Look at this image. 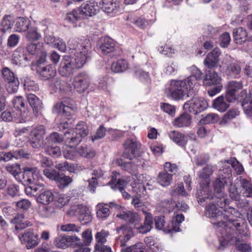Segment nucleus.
Here are the masks:
<instances>
[{
  "mask_svg": "<svg viewBox=\"0 0 252 252\" xmlns=\"http://www.w3.org/2000/svg\"><path fill=\"white\" fill-rule=\"evenodd\" d=\"M67 215L70 217L77 216L83 224L91 222L92 219L89 208L82 204L72 205L67 212Z\"/></svg>",
  "mask_w": 252,
  "mask_h": 252,
  "instance_id": "5",
  "label": "nucleus"
},
{
  "mask_svg": "<svg viewBox=\"0 0 252 252\" xmlns=\"http://www.w3.org/2000/svg\"><path fill=\"white\" fill-rule=\"evenodd\" d=\"M115 44L112 39L109 37H104L100 39L99 51L103 55H107L114 50Z\"/></svg>",
  "mask_w": 252,
  "mask_h": 252,
  "instance_id": "32",
  "label": "nucleus"
},
{
  "mask_svg": "<svg viewBox=\"0 0 252 252\" xmlns=\"http://www.w3.org/2000/svg\"><path fill=\"white\" fill-rule=\"evenodd\" d=\"M116 216L130 224H133L134 228L141 220V217L138 213L130 211H123L117 214Z\"/></svg>",
  "mask_w": 252,
  "mask_h": 252,
  "instance_id": "24",
  "label": "nucleus"
},
{
  "mask_svg": "<svg viewBox=\"0 0 252 252\" xmlns=\"http://www.w3.org/2000/svg\"><path fill=\"white\" fill-rule=\"evenodd\" d=\"M221 78L218 73L214 70L208 71L203 80V84L206 86L222 85Z\"/></svg>",
  "mask_w": 252,
  "mask_h": 252,
  "instance_id": "31",
  "label": "nucleus"
},
{
  "mask_svg": "<svg viewBox=\"0 0 252 252\" xmlns=\"http://www.w3.org/2000/svg\"><path fill=\"white\" fill-rule=\"evenodd\" d=\"M70 236L61 235L55 238L53 244L59 249H64L70 245Z\"/></svg>",
  "mask_w": 252,
  "mask_h": 252,
  "instance_id": "48",
  "label": "nucleus"
},
{
  "mask_svg": "<svg viewBox=\"0 0 252 252\" xmlns=\"http://www.w3.org/2000/svg\"><path fill=\"white\" fill-rule=\"evenodd\" d=\"M46 130L43 126L40 125L33 127L30 133V143L32 147L38 148L43 145L44 136Z\"/></svg>",
  "mask_w": 252,
  "mask_h": 252,
  "instance_id": "9",
  "label": "nucleus"
},
{
  "mask_svg": "<svg viewBox=\"0 0 252 252\" xmlns=\"http://www.w3.org/2000/svg\"><path fill=\"white\" fill-rule=\"evenodd\" d=\"M109 184L111 186V188L113 189L119 190L124 197L126 199L130 198V195L124 189V187L126 185V183L124 180L119 179L117 180L116 177L113 176Z\"/></svg>",
  "mask_w": 252,
  "mask_h": 252,
  "instance_id": "30",
  "label": "nucleus"
},
{
  "mask_svg": "<svg viewBox=\"0 0 252 252\" xmlns=\"http://www.w3.org/2000/svg\"><path fill=\"white\" fill-rule=\"evenodd\" d=\"M109 235V232L105 229H102L100 231L96 232L95 235L96 243L94 246V250H100L105 247H108L104 244L107 242V238Z\"/></svg>",
  "mask_w": 252,
  "mask_h": 252,
  "instance_id": "29",
  "label": "nucleus"
},
{
  "mask_svg": "<svg viewBox=\"0 0 252 252\" xmlns=\"http://www.w3.org/2000/svg\"><path fill=\"white\" fill-rule=\"evenodd\" d=\"M235 214H237L238 213L233 208L225 209L224 213H222L213 203L206 207L205 212L206 216L211 219L213 224L224 228L225 231H227L230 226H234V228L240 226V223L235 219L236 217Z\"/></svg>",
  "mask_w": 252,
  "mask_h": 252,
  "instance_id": "3",
  "label": "nucleus"
},
{
  "mask_svg": "<svg viewBox=\"0 0 252 252\" xmlns=\"http://www.w3.org/2000/svg\"><path fill=\"white\" fill-rule=\"evenodd\" d=\"M120 236L116 240V247H123L133 236V232L130 227L123 225L117 229Z\"/></svg>",
  "mask_w": 252,
  "mask_h": 252,
  "instance_id": "14",
  "label": "nucleus"
},
{
  "mask_svg": "<svg viewBox=\"0 0 252 252\" xmlns=\"http://www.w3.org/2000/svg\"><path fill=\"white\" fill-rule=\"evenodd\" d=\"M213 172V167L211 165H207L199 171L197 175L201 181L200 183L205 184L206 187L209 186L210 183V178Z\"/></svg>",
  "mask_w": 252,
  "mask_h": 252,
  "instance_id": "37",
  "label": "nucleus"
},
{
  "mask_svg": "<svg viewBox=\"0 0 252 252\" xmlns=\"http://www.w3.org/2000/svg\"><path fill=\"white\" fill-rule=\"evenodd\" d=\"M86 18L96 14L99 10L97 3L94 0H88L80 6Z\"/></svg>",
  "mask_w": 252,
  "mask_h": 252,
  "instance_id": "20",
  "label": "nucleus"
},
{
  "mask_svg": "<svg viewBox=\"0 0 252 252\" xmlns=\"http://www.w3.org/2000/svg\"><path fill=\"white\" fill-rule=\"evenodd\" d=\"M15 21L13 16L11 15L3 16L0 23V32H1V35L11 31Z\"/></svg>",
  "mask_w": 252,
  "mask_h": 252,
  "instance_id": "35",
  "label": "nucleus"
},
{
  "mask_svg": "<svg viewBox=\"0 0 252 252\" xmlns=\"http://www.w3.org/2000/svg\"><path fill=\"white\" fill-rule=\"evenodd\" d=\"M66 145L63 148V154L64 158L66 159L74 160L78 157L77 151H76L74 148L76 145H73L72 144H69L67 142V138H66Z\"/></svg>",
  "mask_w": 252,
  "mask_h": 252,
  "instance_id": "44",
  "label": "nucleus"
},
{
  "mask_svg": "<svg viewBox=\"0 0 252 252\" xmlns=\"http://www.w3.org/2000/svg\"><path fill=\"white\" fill-rule=\"evenodd\" d=\"M191 75L185 80L188 83L189 87L193 88V91H197L198 90V80H200L202 78V73L195 65H192L190 68Z\"/></svg>",
  "mask_w": 252,
  "mask_h": 252,
  "instance_id": "19",
  "label": "nucleus"
},
{
  "mask_svg": "<svg viewBox=\"0 0 252 252\" xmlns=\"http://www.w3.org/2000/svg\"><path fill=\"white\" fill-rule=\"evenodd\" d=\"M144 242L148 248L153 252H160L162 249L161 244L153 237H147Z\"/></svg>",
  "mask_w": 252,
  "mask_h": 252,
  "instance_id": "46",
  "label": "nucleus"
},
{
  "mask_svg": "<svg viewBox=\"0 0 252 252\" xmlns=\"http://www.w3.org/2000/svg\"><path fill=\"white\" fill-rule=\"evenodd\" d=\"M208 104L207 101L202 98L193 97L184 105L185 111L193 114H196L204 111Z\"/></svg>",
  "mask_w": 252,
  "mask_h": 252,
  "instance_id": "8",
  "label": "nucleus"
},
{
  "mask_svg": "<svg viewBox=\"0 0 252 252\" xmlns=\"http://www.w3.org/2000/svg\"><path fill=\"white\" fill-rule=\"evenodd\" d=\"M27 32L26 37L30 41L37 40L41 37L35 27L30 26Z\"/></svg>",
  "mask_w": 252,
  "mask_h": 252,
  "instance_id": "60",
  "label": "nucleus"
},
{
  "mask_svg": "<svg viewBox=\"0 0 252 252\" xmlns=\"http://www.w3.org/2000/svg\"><path fill=\"white\" fill-rule=\"evenodd\" d=\"M30 59L25 53L24 49L21 47H18L13 53V61L16 64H21L24 61H28Z\"/></svg>",
  "mask_w": 252,
  "mask_h": 252,
  "instance_id": "51",
  "label": "nucleus"
},
{
  "mask_svg": "<svg viewBox=\"0 0 252 252\" xmlns=\"http://www.w3.org/2000/svg\"><path fill=\"white\" fill-rule=\"evenodd\" d=\"M244 112L249 118H252V99H245L242 103Z\"/></svg>",
  "mask_w": 252,
  "mask_h": 252,
  "instance_id": "64",
  "label": "nucleus"
},
{
  "mask_svg": "<svg viewBox=\"0 0 252 252\" xmlns=\"http://www.w3.org/2000/svg\"><path fill=\"white\" fill-rule=\"evenodd\" d=\"M195 195L198 203L201 205L206 199L211 200L214 198L212 193L209 191V186L206 187L205 184L202 183H200Z\"/></svg>",
  "mask_w": 252,
  "mask_h": 252,
  "instance_id": "26",
  "label": "nucleus"
},
{
  "mask_svg": "<svg viewBox=\"0 0 252 252\" xmlns=\"http://www.w3.org/2000/svg\"><path fill=\"white\" fill-rule=\"evenodd\" d=\"M11 222L15 224V229L17 232L31 225V223L26 220L24 214H17L11 220Z\"/></svg>",
  "mask_w": 252,
  "mask_h": 252,
  "instance_id": "34",
  "label": "nucleus"
},
{
  "mask_svg": "<svg viewBox=\"0 0 252 252\" xmlns=\"http://www.w3.org/2000/svg\"><path fill=\"white\" fill-rule=\"evenodd\" d=\"M19 237L21 242L26 244L28 249L36 247L39 243L37 235L31 230H27Z\"/></svg>",
  "mask_w": 252,
  "mask_h": 252,
  "instance_id": "17",
  "label": "nucleus"
},
{
  "mask_svg": "<svg viewBox=\"0 0 252 252\" xmlns=\"http://www.w3.org/2000/svg\"><path fill=\"white\" fill-rule=\"evenodd\" d=\"M70 50L74 51L72 58L68 56L63 57L59 68L60 74L64 77L73 74L76 68L82 67L90 56L91 44L87 38H71L67 43Z\"/></svg>",
  "mask_w": 252,
  "mask_h": 252,
  "instance_id": "1",
  "label": "nucleus"
},
{
  "mask_svg": "<svg viewBox=\"0 0 252 252\" xmlns=\"http://www.w3.org/2000/svg\"><path fill=\"white\" fill-rule=\"evenodd\" d=\"M153 220L152 215L149 213H145V218L143 223L139 222L134 229L138 233L146 234L150 231L153 227Z\"/></svg>",
  "mask_w": 252,
  "mask_h": 252,
  "instance_id": "22",
  "label": "nucleus"
},
{
  "mask_svg": "<svg viewBox=\"0 0 252 252\" xmlns=\"http://www.w3.org/2000/svg\"><path fill=\"white\" fill-rule=\"evenodd\" d=\"M173 174L165 172H161L158 174L157 178L158 182L163 187L169 186L172 181Z\"/></svg>",
  "mask_w": 252,
  "mask_h": 252,
  "instance_id": "52",
  "label": "nucleus"
},
{
  "mask_svg": "<svg viewBox=\"0 0 252 252\" xmlns=\"http://www.w3.org/2000/svg\"><path fill=\"white\" fill-rule=\"evenodd\" d=\"M37 73L41 79L47 80L52 79L56 75V69L52 65H48L45 67H38Z\"/></svg>",
  "mask_w": 252,
  "mask_h": 252,
  "instance_id": "27",
  "label": "nucleus"
},
{
  "mask_svg": "<svg viewBox=\"0 0 252 252\" xmlns=\"http://www.w3.org/2000/svg\"><path fill=\"white\" fill-rule=\"evenodd\" d=\"M226 176L219 177L214 182V189L216 194L223 193L222 189L226 183Z\"/></svg>",
  "mask_w": 252,
  "mask_h": 252,
  "instance_id": "55",
  "label": "nucleus"
},
{
  "mask_svg": "<svg viewBox=\"0 0 252 252\" xmlns=\"http://www.w3.org/2000/svg\"><path fill=\"white\" fill-rule=\"evenodd\" d=\"M213 196L214 198L212 199L214 200L217 205L221 208H224L223 213H224L225 209L228 210L229 208H231L227 206L229 201L225 198L223 193L216 194L215 195H213Z\"/></svg>",
  "mask_w": 252,
  "mask_h": 252,
  "instance_id": "56",
  "label": "nucleus"
},
{
  "mask_svg": "<svg viewBox=\"0 0 252 252\" xmlns=\"http://www.w3.org/2000/svg\"><path fill=\"white\" fill-rule=\"evenodd\" d=\"M247 31L243 28L240 27L234 30L233 35L236 43L241 44L247 41Z\"/></svg>",
  "mask_w": 252,
  "mask_h": 252,
  "instance_id": "50",
  "label": "nucleus"
},
{
  "mask_svg": "<svg viewBox=\"0 0 252 252\" xmlns=\"http://www.w3.org/2000/svg\"><path fill=\"white\" fill-rule=\"evenodd\" d=\"M74 89L78 93L86 91L90 85V78L86 72H81L75 76L72 82Z\"/></svg>",
  "mask_w": 252,
  "mask_h": 252,
  "instance_id": "12",
  "label": "nucleus"
},
{
  "mask_svg": "<svg viewBox=\"0 0 252 252\" xmlns=\"http://www.w3.org/2000/svg\"><path fill=\"white\" fill-rule=\"evenodd\" d=\"M30 116L28 111L24 110V112H20V113L12 111H4L1 114V118L5 122H10L13 120H17L18 122H25Z\"/></svg>",
  "mask_w": 252,
  "mask_h": 252,
  "instance_id": "16",
  "label": "nucleus"
},
{
  "mask_svg": "<svg viewBox=\"0 0 252 252\" xmlns=\"http://www.w3.org/2000/svg\"><path fill=\"white\" fill-rule=\"evenodd\" d=\"M53 200V193L50 190L45 189L44 187L36 198V200L37 202L44 205L49 204Z\"/></svg>",
  "mask_w": 252,
  "mask_h": 252,
  "instance_id": "36",
  "label": "nucleus"
},
{
  "mask_svg": "<svg viewBox=\"0 0 252 252\" xmlns=\"http://www.w3.org/2000/svg\"><path fill=\"white\" fill-rule=\"evenodd\" d=\"M228 102L226 96L220 95L214 100L213 106L218 111L223 112L229 107Z\"/></svg>",
  "mask_w": 252,
  "mask_h": 252,
  "instance_id": "43",
  "label": "nucleus"
},
{
  "mask_svg": "<svg viewBox=\"0 0 252 252\" xmlns=\"http://www.w3.org/2000/svg\"><path fill=\"white\" fill-rule=\"evenodd\" d=\"M101 8L107 14H116L119 11V3L117 0H101Z\"/></svg>",
  "mask_w": 252,
  "mask_h": 252,
  "instance_id": "23",
  "label": "nucleus"
},
{
  "mask_svg": "<svg viewBox=\"0 0 252 252\" xmlns=\"http://www.w3.org/2000/svg\"><path fill=\"white\" fill-rule=\"evenodd\" d=\"M85 18L82 10L79 7L67 13L65 20L70 23L74 24L77 21H81Z\"/></svg>",
  "mask_w": 252,
  "mask_h": 252,
  "instance_id": "39",
  "label": "nucleus"
},
{
  "mask_svg": "<svg viewBox=\"0 0 252 252\" xmlns=\"http://www.w3.org/2000/svg\"><path fill=\"white\" fill-rule=\"evenodd\" d=\"M241 186L240 193L244 197H252V184L245 179L240 178L239 180Z\"/></svg>",
  "mask_w": 252,
  "mask_h": 252,
  "instance_id": "41",
  "label": "nucleus"
},
{
  "mask_svg": "<svg viewBox=\"0 0 252 252\" xmlns=\"http://www.w3.org/2000/svg\"><path fill=\"white\" fill-rule=\"evenodd\" d=\"M2 74L4 80L7 83L6 87L8 92L9 93H16L20 84L18 78L8 67H4L2 69Z\"/></svg>",
  "mask_w": 252,
  "mask_h": 252,
  "instance_id": "11",
  "label": "nucleus"
},
{
  "mask_svg": "<svg viewBox=\"0 0 252 252\" xmlns=\"http://www.w3.org/2000/svg\"><path fill=\"white\" fill-rule=\"evenodd\" d=\"M96 216L99 219H106L110 215V211L103 203H99L96 206Z\"/></svg>",
  "mask_w": 252,
  "mask_h": 252,
  "instance_id": "54",
  "label": "nucleus"
},
{
  "mask_svg": "<svg viewBox=\"0 0 252 252\" xmlns=\"http://www.w3.org/2000/svg\"><path fill=\"white\" fill-rule=\"evenodd\" d=\"M73 106L70 102V100L66 99L64 101L57 102L53 108V111L56 113H63L64 115L68 116L72 114Z\"/></svg>",
  "mask_w": 252,
  "mask_h": 252,
  "instance_id": "25",
  "label": "nucleus"
},
{
  "mask_svg": "<svg viewBox=\"0 0 252 252\" xmlns=\"http://www.w3.org/2000/svg\"><path fill=\"white\" fill-rule=\"evenodd\" d=\"M5 168L6 171L12 175L17 180L21 179L22 172H21L20 165L19 164H8Z\"/></svg>",
  "mask_w": 252,
  "mask_h": 252,
  "instance_id": "57",
  "label": "nucleus"
},
{
  "mask_svg": "<svg viewBox=\"0 0 252 252\" xmlns=\"http://www.w3.org/2000/svg\"><path fill=\"white\" fill-rule=\"evenodd\" d=\"M72 136L69 137V132H65L64 135L67 138V142L69 144H72L73 145H77L79 144L82 139L85 137L89 134L88 126L86 123L84 122H79L76 126Z\"/></svg>",
  "mask_w": 252,
  "mask_h": 252,
  "instance_id": "6",
  "label": "nucleus"
},
{
  "mask_svg": "<svg viewBox=\"0 0 252 252\" xmlns=\"http://www.w3.org/2000/svg\"><path fill=\"white\" fill-rule=\"evenodd\" d=\"M32 184L31 186L25 187V192L27 195L36 198L40 191H42L44 186L40 182Z\"/></svg>",
  "mask_w": 252,
  "mask_h": 252,
  "instance_id": "47",
  "label": "nucleus"
},
{
  "mask_svg": "<svg viewBox=\"0 0 252 252\" xmlns=\"http://www.w3.org/2000/svg\"><path fill=\"white\" fill-rule=\"evenodd\" d=\"M45 140L46 141V145H50L62 142L63 141V137L58 132H54L47 136Z\"/></svg>",
  "mask_w": 252,
  "mask_h": 252,
  "instance_id": "61",
  "label": "nucleus"
},
{
  "mask_svg": "<svg viewBox=\"0 0 252 252\" xmlns=\"http://www.w3.org/2000/svg\"><path fill=\"white\" fill-rule=\"evenodd\" d=\"M72 179L69 176H65L64 174H60L57 183L60 189H64L71 183Z\"/></svg>",
  "mask_w": 252,
  "mask_h": 252,
  "instance_id": "62",
  "label": "nucleus"
},
{
  "mask_svg": "<svg viewBox=\"0 0 252 252\" xmlns=\"http://www.w3.org/2000/svg\"><path fill=\"white\" fill-rule=\"evenodd\" d=\"M126 149L125 157L129 159L138 157L140 155V149L141 144L133 139H128L124 143Z\"/></svg>",
  "mask_w": 252,
  "mask_h": 252,
  "instance_id": "13",
  "label": "nucleus"
},
{
  "mask_svg": "<svg viewBox=\"0 0 252 252\" xmlns=\"http://www.w3.org/2000/svg\"><path fill=\"white\" fill-rule=\"evenodd\" d=\"M21 177L22 178L18 179V181L22 184H33L42 180L39 170L36 167H25Z\"/></svg>",
  "mask_w": 252,
  "mask_h": 252,
  "instance_id": "7",
  "label": "nucleus"
},
{
  "mask_svg": "<svg viewBox=\"0 0 252 252\" xmlns=\"http://www.w3.org/2000/svg\"><path fill=\"white\" fill-rule=\"evenodd\" d=\"M12 104L14 107L16 109L17 114L20 113V112L23 113L24 110L27 111L25 109V103L24 98L21 96H16L12 100Z\"/></svg>",
  "mask_w": 252,
  "mask_h": 252,
  "instance_id": "58",
  "label": "nucleus"
},
{
  "mask_svg": "<svg viewBox=\"0 0 252 252\" xmlns=\"http://www.w3.org/2000/svg\"><path fill=\"white\" fill-rule=\"evenodd\" d=\"M30 21L24 17H18L15 21V31L18 32H26L30 26Z\"/></svg>",
  "mask_w": 252,
  "mask_h": 252,
  "instance_id": "42",
  "label": "nucleus"
},
{
  "mask_svg": "<svg viewBox=\"0 0 252 252\" xmlns=\"http://www.w3.org/2000/svg\"><path fill=\"white\" fill-rule=\"evenodd\" d=\"M184 216L182 214L175 212L171 223L168 226L167 231L168 232H179L180 230V223L184 220Z\"/></svg>",
  "mask_w": 252,
  "mask_h": 252,
  "instance_id": "38",
  "label": "nucleus"
},
{
  "mask_svg": "<svg viewBox=\"0 0 252 252\" xmlns=\"http://www.w3.org/2000/svg\"><path fill=\"white\" fill-rule=\"evenodd\" d=\"M240 92V96L244 97L246 95L247 92L245 90H242V84L240 82L230 81L228 83L227 91L226 94V99L228 102H233L235 100L238 99L237 97L238 93Z\"/></svg>",
  "mask_w": 252,
  "mask_h": 252,
  "instance_id": "10",
  "label": "nucleus"
},
{
  "mask_svg": "<svg viewBox=\"0 0 252 252\" xmlns=\"http://www.w3.org/2000/svg\"><path fill=\"white\" fill-rule=\"evenodd\" d=\"M223 65L226 68V73L228 75L234 76L239 75L241 68L239 64L229 56L226 57L223 62Z\"/></svg>",
  "mask_w": 252,
  "mask_h": 252,
  "instance_id": "18",
  "label": "nucleus"
},
{
  "mask_svg": "<svg viewBox=\"0 0 252 252\" xmlns=\"http://www.w3.org/2000/svg\"><path fill=\"white\" fill-rule=\"evenodd\" d=\"M220 117L218 115L215 113H209L203 116L200 120V123L202 124H208L210 123H215L219 121Z\"/></svg>",
  "mask_w": 252,
  "mask_h": 252,
  "instance_id": "63",
  "label": "nucleus"
},
{
  "mask_svg": "<svg viewBox=\"0 0 252 252\" xmlns=\"http://www.w3.org/2000/svg\"><path fill=\"white\" fill-rule=\"evenodd\" d=\"M240 114V112L237 108H232L226 112L223 116L220 122L221 125L227 124L232 119L236 118Z\"/></svg>",
  "mask_w": 252,
  "mask_h": 252,
  "instance_id": "59",
  "label": "nucleus"
},
{
  "mask_svg": "<svg viewBox=\"0 0 252 252\" xmlns=\"http://www.w3.org/2000/svg\"><path fill=\"white\" fill-rule=\"evenodd\" d=\"M220 54V49L215 48L211 53L207 54L204 61V65L210 69L217 67Z\"/></svg>",
  "mask_w": 252,
  "mask_h": 252,
  "instance_id": "21",
  "label": "nucleus"
},
{
  "mask_svg": "<svg viewBox=\"0 0 252 252\" xmlns=\"http://www.w3.org/2000/svg\"><path fill=\"white\" fill-rule=\"evenodd\" d=\"M21 81L25 91L36 92L39 90L38 84L28 76L23 77Z\"/></svg>",
  "mask_w": 252,
  "mask_h": 252,
  "instance_id": "49",
  "label": "nucleus"
},
{
  "mask_svg": "<svg viewBox=\"0 0 252 252\" xmlns=\"http://www.w3.org/2000/svg\"><path fill=\"white\" fill-rule=\"evenodd\" d=\"M128 67V64L126 61L124 59L119 60L113 63L111 65L112 70L116 73L124 72Z\"/></svg>",
  "mask_w": 252,
  "mask_h": 252,
  "instance_id": "53",
  "label": "nucleus"
},
{
  "mask_svg": "<svg viewBox=\"0 0 252 252\" xmlns=\"http://www.w3.org/2000/svg\"><path fill=\"white\" fill-rule=\"evenodd\" d=\"M168 90L169 96L175 100L183 99L186 95L189 96L196 92L193 91V88L189 87L185 79L172 80Z\"/></svg>",
  "mask_w": 252,
  "mask_h": 252,
  "instance_id": "4",
  "label": "nucleus"
},
{
  "mask_svg": "<svg viewBox=\"0 0 252 252\" xmlns=\"http://www.w3.org/2000/svg\"><path fill=\"white\" fill-rule=\"evenodd\" d=\"M170 139L178 145L184 147L188 142L187 137L184 134L177 130H172L168 133Z\"/></svg>",
  "mask_w": 252,
  "mask_h": 252,
  "instance_id": "33",
  "label": "nucleus"
},
{
  "mask_svg": "<svg viewBox=\"0 0 252 252\" xmlns=\"http://www.w3.org/2000/svg\"><path fill=\"white\" fill-rule=\"evenodd\" d=\"M28 101L32 108L34 115L37 117L42 109V103L41 100L35 94H29L27 95Z\"/></svg>",
  "mask_w": 252,
  "mask_h": 252,
  "instance_id": "28",
  "label": "nucleus"
},
{
  "mask_svg": "<svg viewBox=\"0 0 252 252\" xmlns=\"http://www.w3.org/2000/svg\"><path fill=\"white\" fill-rule=\"evenodd\" d=\"M26 50L29 54L40 59L41 62L45 61L47 53L44 49V44L42 42L30 43L27 44Z\"/></svg>",
  "mask_w": 252,
  "mask_h": 252,
  "instance_id": "15",
  "label": "nucleus"
},
{
  "mask_svg": "<svg viewBox=\"0 0 252 252\" xmlns=\"http://www.w3.org/2000/svg\"><path fill=\"white\" fill-rule=\"evenodd\" d=\"M191 123V117L187 113H184L176 118L172 122L176 127H186L189 126Z\"/></svg>",
  "mask_w": 252,
  "mask_h": 252,
  "instance_id": "40",
  "label": "nucleus"
},
{
  "mask_svg": "<svg viewBox=\"0 0 252 252\" xmlns=\"http://www.w3.org/2000/svg\"><path fill=\"white\" fill-rule=\"evenodd\" d=\"M129 161H126L121 159L119 161V165H120L122 169L128 172L131 173L137 169V166L139 165L137 163V157L133 158L132 159H129Z\"/></svg>",
  "mask_w": 252,
  "mask_h": 252,
  "instance_id": "45",
  "label": "nucleus"
},
{
  "mask_svg": "<svg viewBox=\"0 0 252 252\" xmlns=\"http://www.w3.org/2000/svg\"><path fill=\"white\" fill-rule=\"evenodd\" d=\"M227 234H222L219 239V246L218 248L220 251H223L232 242H236L237 250L241 252H250L251 248L250 246L244 242L250 235V232L245 225H241L234 228V226H230L227 230Z\"/></svg>",
  "mask_w": 252,
  "mask_h": 252,
  "instance_id": "2",
  "label": "nucleus"
}]
</instances>
